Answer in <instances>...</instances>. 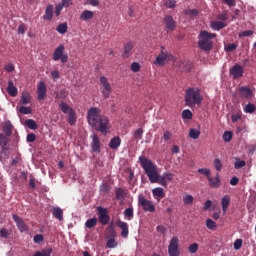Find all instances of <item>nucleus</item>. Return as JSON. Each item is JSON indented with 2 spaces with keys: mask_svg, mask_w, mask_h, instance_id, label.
<instances>
[{
  "mask_svg": "<svg viewBox=\"0 0 256 256\" xmlns=\"http://www.w3.org/2000/svg\"><path fill=\"white\" fill-rule=\"evenodd\" d=\"M139 163L142 169L145 171L150 183H159L162 187H167V181H171L174 177L171 172H164L162 175H159L157 171V165L148 159L145 156L139 157Z\"/></svg>",
  "mask_w": 256,
  "mask_h": 256,
  "instance_id": "1",
  "label": "nucleus"
},
{
  "mask_svg": "<svg viewBox=\"0 0 256 256\" xmlns=\"http://www.w3.org/2000/svg\"><path fill=\"white\" fill-rule=\"evenodd\" d=\"M87 122L95 129V131H100V133L105 134L109 131V119L105 116H101V110L97 107L89 108L87 112Z\"/></svg>",
  "mask_w": 256,
  "mask_h": 256,
  "instance_id": "2",
  "label": "nucleus"
},
{
  "mask_svg": "<svg viewBox=\"0 0 256 256\" xmlns=\"http://www.w3.org/2000/svg\"><path fill=\"white\" fill-rule=\"evenodd\" d=\"M217 37L216 33H209L206 30H203L199 33V41H198V47L201 49V51H205V53L211 51L213 49V41L212 39H215Z\"/></svg>",
  "mask_w": 256,
  "mask_h": 256,
  "instance_id": "3",
  "label": "nucleus"
},
{
  "mask_svg": "<svg viewBox=\"0 0 256 256\" xmlns=\"http://www.w3.org/2000/svg\"><path fill=\"white\" fill-rule=\"evenodd\" d=\"M203 103V95L199 88H188L185 94V105L187 107H195V105H201Z\"/></svg>",
  "mask_w": 256,
  "mask_h": 256,
  "instance_id": "4",
  "label": "nucleus"
},
{
  "mask_svg": "<svg viewBox=\"0 0 256 256\" xmlns=\"http://www.w3.org/2000/svg\"><path fill=\"white\" fill-rule=\"evenodd\" d=\"M65 52V46L60 44L53 53V61L61 60V63H67L69 61V56L67 54H63Z\"/></svg>",
  "mask_w": 256,
  "mask_h": 256,
  "instance_id": "5",
  "label": "nucleus"
},
{
  "mask_svg": "<svg viewBox=\"0 0 256 256\" xmlns=\"http://www.w3.org/2000/svg\"><path fill=\"white\" fill-rule=\"evenodd\" d=\"M138 205L142 207L143 211H148V213H155V205L150 200L144 198L143 195L138 197Z\"/></svg>",
  "mask_w": 256,
  "mask_h": 256,
  "instance_id": "6",
  "label": "nucleus"
},
{
  "mask_svg": "<svg viewBox=\"0 0 256 256\" xmlns=\"http://www.w3.org/2000/svg\"><path fill=\"white\" fill-rule=\"evenodd\" d=\"M168 254L170 256H179L181 252L179 251V238L176 236L172 237L168 246Z\"/></svg>",
  "mask_w": 256,
  "mask_h": 256,
  "instance_id": "7",
  "label": "nucleus"
},
{
  "mask_svg": "<svg viewBox=\"0 0 256 256\" xmlns=\"http://www.w3.org/2000/svg\"><path fill=\"white\" fill-rule=\"evenodd\" d=\"M98 211V220L101 225H109V221H111V217L109 216V212L107 208H103V206L97 207Z\"/></svg>",
  "mask_w": 256,
  "mask_h": 256,
  "instance_id": "8",
  "label": "nucleus"
},
{
  "mask_svg": "<svg viewBox=\"0 0 256 256\" xmlns=\"http://www.w3.org/2000/svg\"><path fill=\"white\" fill-rule=\"evenodd\" d=\"M100 83L102 85V95H103L104 99H109V97L111 95L112 88H111V84L107 80V77L101 76Z\"/></svg>",
  "mask_w": 256,
  "mask_h": 256,
  "instance_id": "9",
  "label": "nucleus"
},
{
  "mask_svg": "<svg viewBox=\"0 0 256 256\" xmlns=\"http://www.w3.org/2000/svg\"><path fill=\"white\" fill-rule=\"evenodd\" d=\"M12 219L15 222L16 227L18 228L20 233H25V231H29V227L27 226L23 218H21L19 215L13 214Z\"/></svg>",
  "mask_w": 256,
  "mask_h": 256,
  "instance_id": "10",
  "label": "nucleus"
},
{
  "mask_svg": "<svg viewBox=\"0 0 256 256\" xmlns=\"http://www.w3.org/2000/svg\"><path fill=\"white\" fill-rule=\"evenodd\" d=\"M244 73L245 70L243 69V66L239 64H235L232 68H230V75H232V79L234 80L241 79Z\"/></svg>",
  "mask_w": 256,
  "mask_h": 256,
  "instance_id": "11",
  "label": "nucleus"
},
{
  "mask_svg": "<svg viewBox=\"0 0 256 256\" xmlns=\"http://www.w3.org/2000/svg\"><path fill=\"white\" fill-rule=\"evenodd\" d=\"M164 24L166 25L167 31H175L177 27V23H175V20L173 19V16L167 15L163 19Z\"/></svg>",
  "mask_w": 256,
  "mask_h": 256,
  "instance_id": "12",
  "label": "nucleus"
},
{
  "mask_svg": "<svg viewBox=\"0 0 256 256\" xmlns=\"http://www.w3.org/2000/svg\"><path fill=\"white\" fill-rule=\"evenodd\" d=\"M38 101H43L47 97V85L43 81L38 84Z\"/></svg>",
  "mask_w": 256,
  "mask_h": 256,
  "instance_id": "13",
  "label": "nucleus"
},
{
  "mask_svg": "<svg viewBox=\"0 0 256 256\" xmlns=\"http://www.w3.org/2000/svg\"><path fill=\"white\" fill-rule=\"evenodd\" d=\"M171 57H173V55H171L170 53L161 51V53L156 57L154 63L155 65H160L161 67L165 64V61H167V59H171Z\"/></svg>",
  "mask_w": 256,
  "mask_h": 256,
  "instance_id": "14",
  "label": "nucleus"
},
{
  "mask_svg": "<svg viewBox=\"0 0 256 256\" xmlns=\"http://www.w3.org/2000/svg\"><path fill=\"white\" fill-rule=\"evenodd\" d=\"M91 149L93 153H101V141H99V136H97V134L92 135Z\"/></svg>",
  "mask_w": 256,
  "mask_h": 256,
  "instance_id": "15",
  "label": "nucleus"
},
{
  "mask_svg": "<svg viewBox=\"0 0 256 256\" xmlns=\"http://www.w3.org/2000/svg\"><path fill=\"white\" fill-rule=\"evenodd\" d=\"M116 225L119 227V229H121V235L124 237V239H127V237H129V225H127V222L118 220Z\"/></svg>",
  "mask_w": 256,
  "mask_h": 256,
  "instance_id": "16",
  "label": "nucleus"
},
{
  "mask_svg": "<svg viewBox=\"0 0 256 256\" xmlns=\"http://www.w3.org/2000/svg\"><path fill=\"white\" fill-rule=\"evenodd\" d=\"M207 179L209 186L212 187V189H218V187H221V178L219 177V173L216 174L215 178L210 176Z\"/></svg>",
  "mask_w": 256,
  "mask_h": 256,
  "instance_id": "17",
  "label": "nucleus"
},
{
  "mask_svg": "<svg viewBox=\"0 0 256 256\" xmlns=\"http://www.w3.org/2000/svg\"><path fill=\"white\" fill-rule=\"evenodd\" d=\"M239 93L244 99H251V97H253V91L247 86H241L239 88Z\"/></svg>",
  "mask_w": 256,
  "mask_h": 256,
  "instance_id": "18",
  "label": "nucleus"
},
{
  "mask_svg": "<svg viewBox=\"0 0 256 256\" xmlns=\"http://www.w3.org/2000/svg\"><path fill=\"white\" fill-rule=\"evenodd\" d=\"M7 93L10 97H17L19 93L17 87L13 84V80L8 81Z\"/></svg>",
  "mask_w": 256,
  "mask_h": 256,
  "instance_id": "19",
  "label": "nucleus"
},
{
  "mask_svg": "<svg viewBox=\"0 0 256 256\" xmlns=\"http://www.w3.org/2000/svg\"><path fill=\"white\" fill-rule=\"evenodd\" d=\"M106 235L108 239L116 238L117 233L115 232V223L110 222L108 227L106 228Z\"/></svg>",
  "mask_w": 256,
  "mask_h": 256,
  "instance_id": "20",
  "label": "nucleus"
},
{
  "mask_svg": "<svg viewBox=\"0 0 256 256\" xmlns=\"http://www.w3.org/2000/svg\"><path fill=\"white\" fill-rule=\"evenodd\" d=\"M3 133H5L6 137H11L13 135V124L11 121H6L2 128Z\"/></svg>",
  "mask_w": 256,
  "mask_h": 256,
  "instance_id": "21",
  "label": "nucleus"
},
{
  "mask_svg": "<svg viewBox=\"0 0 256 256\" xmlns=\"http://www.w3.org/2000/svg\"><path fill=\"white\" fill-rule=\"evenodd\" d=\"M230 203H231V196L224 195L221 200V206H222V211L224 215L225 213H227V209L229 208Z\"/></svg>",
  "mask_w": 256,
  "mask_h": 256,
  "instance_id": "22",
  "label": "nucleus"
},
{
  "mask_svg": "<svg viewBox=\"0 0 256 256\" xmlns=\"http://www.w3.org/2000/svg\"><path fill=\"white\" fill-rule=\"evenodd\" d=\"M210 26L214 31H221V29H225L227 27V24L221 21H213Z\"/></svg>",
  "mask_w": 256,
  "mask_h": 256,
  "instance_id": "23",
  "label": "nucleus"
},
{
  "mask_svg": "<svg viewBox=\"0 0 256 256\" xmlns=\"http://www.w3.org/2000/svg\"><path fill=\"white\" fill-rule=\"evenodd\" d=\"M52 215L55 219H58V221H63V210L60 207H53Z\"/></svg>",
  "mask_w": 256,
  "mask_h": 256,
  "instance_id": "24",
  "label": "nucleus"
},
{
  "mask_svg": "<svg viewBox=\"0 0 256 256\" xmlns=\"http://www.w3.org/2000/svg\"><path fill=\"white\" fill-rule=\"evenodd\" d=\"M43 19H45V21H51L53 19V5L50 4L46 7Z\"/></svg>",
  "mask_w": 256,
  "mask_h": 256,
  "instance_id": "25",
  "label": "nucleus"
},
{
  "mask_svg": "<svg viewBox=\"0 0 256 256\" xmlns=\"http://www.w3.org/2000/svg\"><path fill=\"white\" fill-rule=\"evenodd\" d=\"M55 101H59V99H67L69 92L66 89H62L59 92H54Z\"/></svg>",
  "mask_w": 256,
  "mask_h": 256,
  "instance_id": "26",
  "label": "nucleus"
},
{
  "mask_svg": "<svg viewBox=\"0 0 256 256\" xmlns=\"http://www.w3.org/2000/svg\"><path fill=\"white\" fill-rule=\"evenodd\" d=\"M110 149H117L118 147H121V138L120 137H114L110 140L109 143Z\"/></svg>",
  "mask_w": 256,
  "mask_h": 256,
  "instance_id": "27",
  "label": "nucleus"
},
{
  "mask_svg": "<svg viewBox=\"0 0 256 256\" xmlns=\"http://www.w3.org/2000/svg\"><path fill=\"white\" fill-rule=\"evenodd\" d=\"M93 11L91 10H84L81 15H80V19L81 21H89V19H91L93 17Z\"/></svg>",
  "mask_w": 256,
  "mask_h": 256,
  "instance_id": "28",
  "label": "nucleus"
},
{
  "mask_svg": "<svg viewBox=\"0 0 256 256\" xmlns=\"http://www.w3.org/2000/svg\"><path fill=\"white\" fill-rule=\"evenodd\" d=\"M152 193L154 197H158L159 199H163V197H165V190L161 187L154 188Z\"/></svg>",
  "mask_w": 256,
  "mask_h": 256,
  "instance_id": "29",
  "label": "nucleus"
},
{
  "mask_svg": "<svg viewBox=\"0 0 256 256\" xmlns=\"http://www.w3.org/2000/svg\"><path fill=\"white\" fill-rule=\"evenodd\" d=\"M133 50V42H128L124 45V53L122 54L123 59L127 58L129 53Z\"/></svg>",
  "mask_w": 256,
  "mask_h": 256,
  "instance_id": "30",
  "label": "nucleus"
},
{
  "mask_svg": "<svg viewBox=\"0 0 256 256\" xmlns=\"http://www.w3.org/2000/svg\"><path fill=\"white\" fill-rule=\"evenodd\" d=\"M68 115V123L71 125H75V122L77 121V115L75 114V110L70 109Z\"/></svg>",
  "mask_w": 256,
  "mask_h": 256,
  "instance_id": "31",
  "label": "nucleus"
},
{
  "mask_svg": "<svg viewBox=\"0 0 256 256\" xmlns=\"http://www.w3.org/2000/svg\"><path fill=\"white\" fill-rule=\"evenodd\" d=\"M115 197L118 201L125 199V190L123 188H116Z\"/></svg>",
  "mask_w": 256,
  "mask_h": 256,
  "instance_id": "32",
  "label": "nucleus"
},
{
  "mask_svg": "<svg viewBox=\"0 0 256 256\" xmlns=\"http://www.w3.org/2000/svg\"><path fill=\"white\" fill-rule=\"evenodd\" d=\"M24 125L28 127V129H31L32 131H35V129H37V122H35V120L33 119L25 120Z\"/></svg>",
  "mask_w": 256,
  "mask_h": 256,
  "instance_id": "33",
  "label": "nucleus"
},
{
  "mask_svg": "<svg viewBox=\"0 0 256 256\" xmlns=\"http://www.w3.org/2000/svg\"><path fill=\"white\" fill-rule=\"evenodd\" d=\"M97 225V218H90L85 222V227L87 229H93V227H95Z\"/></svg>",
  "mask_w": 256,
  "mask_h": 256,
  "instance_id": "34",
  "label": "nucleus"
},
{
  "mask_svg": "<svg viewBox=\"0 0 256 256\" xmlns=\"http://www.w3.org/2000/svg\"><path fill=\"white\" fill-rule=\"evenodd\" d=\"M201 135V131L195 129V128H191L189 130V137L190 139H199V136Z\"/></svg>",
  "mask_w": 256,
  "mask_h": 256,
  "instance_id": "35",
  "label": "nucleus"
},
{
  "mask_svg": "<svg viewBox=\"0 0 256 256\" xmlns=\"http://www.w3.org/2000/svg\"><path fill=\"white\" fill-rule=\"evenodd\" d=\"M68 26L67 23H61L57 26L56 31L58 33H60L61 35H65V33L67 32Z\"/></svg>",
  "mask_w": 256,
  "mask_h": 256,
  "instance_id": "36",
  "label": "nucleus"
},
{
  "mask_svg": "<svg viewBox=\"0 0 256 256\" xmlns=\"http://www.w3.org/2000/svg\"><path fill=\"white\" fill-rule=\"evenodd\" d=\"M206 227L210 231H215L217 229V223L211 219L206 220Z\"/></svg>",
  "mask_w": 256,
  "mask_h": 256,
  "instance_id": "37",
  "label": "nucleus"
},
{
  "mask_svg": "<svg viewBox=\"0 0 256 256\" xmlns=\"http://www.w3.org/2000/svg\"><path fill=\"white\" fill-rule=\"evenodd\" d=\"M133 137L137 141H141V139H143V128H138L137 130H135L133 132Z\"/></svg>",
  "mask_w": 256,
  "mask_h": 256,
  "instance_id": "38",
  "label": "nucleus"
},
{
  "mask_svg": "<svg viewBox=\"0 0 256 256\" xmlns=\"http://www.w3.org/2000/svg\"><path fill=\"white\" fill-rule=\"evenodd\" d=\"M31 103V96L29 94H23L20 99L21 105H29Z\"/></svg>",
  "mask_w": 256,
  "mask_h": 256,
  "instance_id": "39",
  "label": "nucleus"
},
{
  "mask_svg": "<svg viewBox=\"0 0 256 256\" xmlns=\"http://www.w3.org/2000/svg\"><path fill=\"white\" fill-rule=\"evenodd\" d=\"M222 139L223 141H225V143H229L231 139H233V132L231 131L224 132Z\"/></svg>",
  "mask_w": 256,
  "mask_h": 256,
  "instance_id": "40",
  "label": "nucleus"
},
{
  "mask_svg": "<svg viewBox=\"0 0 256 256\" xmlns=\"http://www.w3.org/2000/svg\"><path fill=\"white\" fill-rule=\"evenodd\" d=\"M19 111L22 115H31L33 113V109L31 107L21 106Z\"/></svg>",
  "mask_w": 256,
  "mask_h": 256,
  "instance_id": "41",
  "label": "nucleus"
},
{
  "mask_svg": "<svg viewBox=\"0 0 256 256\" xmlns=\"http://www.w3.org/2000/svg\"><path fill=\"white\" fill-rule=\"evenodd\" d=\"M117 245H119V243H117V241H115V238H108V241H107L108 249H115V247H117Z\"/></svg>",
  "mask_w": 256,
  "mask_h": 256,
  "instance_id": "42",
  "label": "nucleus"
},
{
  "mask_svg": "<svg viewBox=\"0 0 256 256\" xmlns=\"http://www.w3.org/2000/svg\"><path fill=\"white\" fill-rule=\"evenodd\" d=\"M11 235V231L7 230V228H1L0 229V236L3 239H9V236Z\"/></svg>",
  "mask_w": 256,
  "mask_h": 256,
  "instance_id": "43",
  "label": "nucleus"
},
{
  "mask_svg": "<svg viewBox=\"0 0 256 256\" xmlns=\"http://www.w3.org/2000/svg\"><path fill=\"white\" fill-rule=\"evenodd\" d=\"M59 107H60L61 111H63L64 113H69L71 111V109H73V108L69 107L66 102H60Z\"/></svg>",
  "mask_w": 256,
  "mask_h": 256,
  "instance_id": "44",
  "label": "nucleus"
},
{
  "mask_svg": "<svg viewBox=\"0 0 256 256\" xmlns=\"http://www.w3.org/2000/svg\"><path fill=\"white\" fill-rule=\"evenodd\" d=\"M245 113H255V105L253 103H248L244 107Z\"/></svg>",
  "mask_w": 256,
  "mask_h": 256,
  "instance_id": "45",
  "label": "nucleus"
},
{
  "mask_svg": "<svg viewBox=\"0 0 256 256\" xmlns=\"http://www.w3.org/2000/svg\"><path fill=\"white\" fill-rule=\"evenodd\" d=\"M182 119H193V113L191 110L186 109L182 112Z\"/></svg>",
  "mask_w": 256,
  "mask_h": 256,
  "instance_id": "46",
  "label": "nucleus"
},
{
  "mask_svg": "<svg viewBox=\"0 0 256 256\" xmlns=\"http://www.w3.org/2000/svg\"><path fill=\"white\" fill-rule=\"evenodd\" d=\"M198 173H200V175H205L207 177V179L211 177V170H209L207 168L198 169Z\"/></svg>",
  "mask_w": 256,
  "mask_h": 256,
  "instance_id": "47",
  "label": "nucleus"
},
{
  "mask_svg": "<svg viewBox=\"0 0 256 256\" xmlns=\"http://www.w3.org/2000/svg\"><path fill=\"white\" fill-rule=\"evenodd\" d=\"M100 191L101 193H109V191H111V185L103 183L102 185H100Z\"/></svg>",
  "mask_w": 256,
  "mask_h": 256,
  "instance_id": "48",
  "label": "nucleus"
},
{
  "mask_svg": "<svg viewBox=\"0 0 256 256\" xmlns=\"http://www.w3.org/2000/svg\"><path fill=\"white\" fill-rule=\"evenodd\" d=\"M183 203L184 205H193V196L192 195H186L184 198H183Z\"/></svg>",
  "mask_w": 256,
  "mask_h": 256,
  "instance_id": "49",
  "label": "nucleus"
},
{
  "mask_svg": "<svg viewBox=\"0 0 256 256\" xmlns=\"http://www.w3.org/2000/svg\"><path fill=\"white\" fill-rule=\"evenodd\" d=\"M245 165H247V163L245 162V160H237L234 163V169H242V167H245Z\"/></svg>",
  "mask_w": 256,
  "mask_h": 256,
  "instance_id": "50",
  "label": "nucleus"
},
{
  "mask_svg": "<svg viewBox=\"0 0 256 256\" xmlns=\"http://www.w3.org/2000/svg\"><path fill=\"white\" fill-rule=\"evenodd\" d=\"M214 167L216 171H221L223 169V164L221 163V160L219 158H216L214 160Z\"/></svg>",
  "mask_w": 256,
  "mask_h": 256,
  "instance_id": "51",
  "label": "nucleus"
},
{
  "mask_svg": "<svg viewBox=\"0 0 256 256\" xmlns=\"http://www.w3.org/2000/svg\"><path fill=\"white\" fill-rule=\"evenodd\" d=\"M141 70V64H139V62H133L131 64V71H133L134 73H138V71Z\"/></svg>",
  "mask_w": 256,
  "mask_h": 256,
  "instance_id": "52",
  "label": "nucleus"
},
{
  "mask_svg": "<svg viewBox=\"0 0 256 256\" xmlns=\"http://www.w3.org/2000/svg\"><path fill=\"white\" fill-rule=\"evenodd\" d=\"M9 144V138L5 136L3 133H0V146L1 145H8Z\"/></svg>",
  "mask_w": 256,
  "mask_h": 256,
  "instance_id": "53",
  "label": "nucleus"
},
{
  "mask_svg": "<svg viewBox=\"0 0 256 256\" xmlns=\"http://www.w3.org/2000/svg\"><path fill=\"white\" fill-rule=\"evenodd\" d=\"M243 247V240L242 239H236L234 242V249L235 251H239Z\"/></svg>",
  "mask_w": 256,
  "mask_h": 256,
  "instance_id": "54",
  "label": "nucleus"
},
{
  "mask_svg": "<svg viewBox=\"0 0 256 256\" xmlns=\"http://www.w3.org/2000/svg\"><path fill=\"white\" fill-rule=\"evenodd\" d=\"M124 217H128L129 219H133V208H126L124 211Z\"/></svg>",
  "mask_w": 256,
  "mask_h": 256,
  "instance_id": "55",
  "label": "nucleus"
},
{
  "mask_svg": "<svg viewBox=\"0 0 256 256\" xmlns=\"http://www.w3.org/2000/svg\"><path fill=\"white\" fill-rule=\"evenodd\" d=\"M36 139H37V136L34 133H30L26 137V141L28 143H35Z\"/></svg>",
  "mask_w": 256,
  "mask_h": 256,
  "instance_id": "56",
  "label": "nucleus"
},
{
  "mask_svg": "<svg viewBox=\"0 0 256 256\" xmlns=\"http://www.w3.org/2000/svg\"><path fill=\"white\" fill-rule=\"evenodd\" d=\"M235 49H237V44H235V43L228 44L225 47V51L228 53H231V51H235Z\"/></svg>",
  "mask_w": 256,
  "mask_h": 256,
  "instance_id": "57",
  "label": "nucleus"
},
{
  "mask_svg": "<svg viewBox=\"0 0 256 256\" xmlns=\"http://www.w3.org/2000/svg\"><path fill=\"white\" fill-rule=\"evenodd\" d=\"M198 249H199V244L193 243L189 246V253H197Z\"/></svg>",
  "mask_w": 256,
  "mask_h": 256,
  "instance_id": "58",
  "label": "nucleus"
},
{
  "mask_svg": "<svg viewBox=\"0 0 256 256\" xmlns=\"http://www.w3.org/2000/svg\"><path fill=\"white\" fill-rule=\"evenodd\" d=\"M43 239L44 238L42 234H37L34 236L33 241L34 243L39 244V243H43Z\"/></svg>",
  "mask_w": 256,
  "mask_h": 256,
  "instance_id": "59",
  "label": "nucleus"
},
{
  "mask_svg": "<svg viewBox=\"0 0 256 256\" xmlns=\"http://www.w3.org/2000/svg\"><path fill=\"white\" fill-rule=\"evenodd\" d=\"M253 33V30H245L239 34V37H251Z\"/></svg>",
  "mask_w": 256,
  "mask_h": 256,
  "instance_id": "60",
  "label": "nucleus"
},
{
  "mask_svg": "<svg viewBox=\"0 0 256 256\" xmlns=\"http://www.w3.org/2000/svg\"><path fill=\"white\" fill-rule=\"evenodd\" d=\"M186 13L187 15H190V17H197V15H199V10L192 9V10L186 11Z\"/></svg>",
  "mask_w": 256,
  "mask_h": 256,
  "instance_id": "61",
  "label": "nucleus"
},
{
  "mask_svg": "<svg viewBox=\"0 0 256 256\" xmlns=\"http://www.w3.org/2000/svg\"><path fill=\"white\" fill-rule=\"evenodd\" d=\"M87 5H91L92 7L99 6V0H86Z\"/></svg>",
  "mask_w": 256,
  "mask_h": 256,
  "instance_id": "62",
  "label": "nucleus"
},
{
  "mask_svg": "<svg viewBox=\"0 0 256 256\" xmlns=\"http://www.w3.org/2000/svg\"><path fill=\"white\" fill-rule=\"evenodd\" d=\"M241 119V114H232L231 121L232 123H237Z\"/></svg>",
  "mask_w": 256,
  "mask_h": 256,
  "instance_id": "63",
  "label": "nucleus"
},
{
  "mask_svg": "<svg viewBox=\"0 0 256 256\" xmlns=\"http://www.w3.org/2000/svg\"><path fill=\"white\" fill-rule=\"evenodd\" d=\"M59 5H61L62 7H69V5H71V0H62Z\"/></svg>",
  "mask_w": 256,
  "mask_h": 256,
  "instance_id": "64",
  "label": "nucleus"
}]
</instances>
